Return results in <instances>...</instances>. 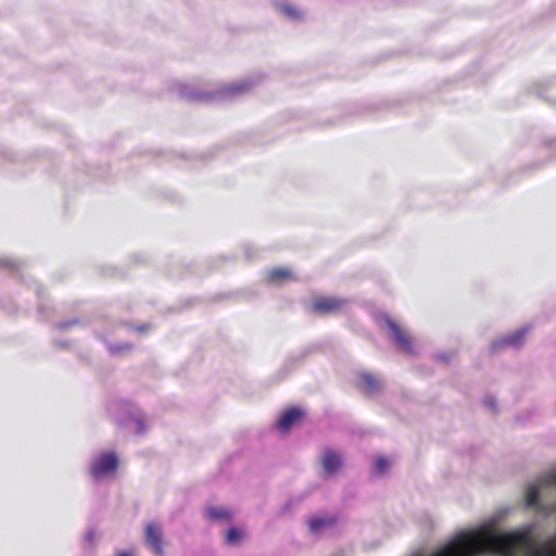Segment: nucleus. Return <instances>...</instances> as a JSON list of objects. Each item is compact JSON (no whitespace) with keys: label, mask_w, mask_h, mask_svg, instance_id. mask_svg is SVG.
<instances>
[{"label":"nucleus","mask_w":556,"mask_h":556,"mask_svg":"<svg viewBox=\"0 0 556 556\" xmlns=\"http://www.w3.org/2000/svg\"><path fill=\"white\" fill-rule=\"evenodd\" d=\"M292 278L291 270L285 267L273 268L267 273V280L271 283H278Z\"/></svg>","instance_id":"nucleus-9"},{"label":"nucleus","mask_w":556,"mask_h":556,"mask_svg":"<svg viewBox=\"0 0 556 556\" xmlns=\"http://www.w3.org/2000/svg\"><path fill=\"white\" fill-rule=\"evenodd\" d=\"M304 415L303 410L298 407H291L283 412L278 420V428L281 431L289 430Z\"/></svg>","instance_id":"nucleus-8"},{"label":"nucleus","mask_w":556,"mask_h":556,"mask_svg":"<svg viewBox=\"0 0 556 556\" xmlns=\"http://www.w3.org/2000/svg\"><path fill=\"white\" fill-rule=\"evenodd\" d=\"M143 539L147 547L156 556H164L163 530L154 522L144 526Z\"/></svg>","instance_id":"nucleus-2"},{"label":"nucleus","mask_w":556,"mask_h":556,"mask_svg":"<svg viewBox=\"0 0 556 556\" xmlns=\"http://www.w3.org/2000/svg\"><path fill=\"white\" fill-rule=\"evenodd\" d=\"M529 332V329L527 327L520 328L517 331H515L511 334L506 336L503 339H500L497 341H494L492 343V351L495 352L501 348L505 346H520Z\"/></svg>","instance_id":"nucleus-6"},{"label":"nucleus","mask_w":556,"mask_h":556,"mask_svg":"<svg viewBox=\"0 0 556 556\" xmlns=\"http://www.w3.org/2000/svg\"><path fill=\"white\" fill-rule=\"evenodd\" d=\"M485 404H486L488 406H490V407H495V401H494V400H491V399H490V400H486V401H485Z\"/></svg>","instance_id":"nucleus-20"},{"label":"nucleus","mask_w":556,"mask_h":556,"mask_svg":"<svg viewBox=\"0 0 556 556\" xmlns=\"http://www.w3.org/2000/svg\"><path fill=\"white\" fill-rule=\"evenodd\" d=\"M381 386V381L370 372L363 371L358 375L356 387L367 396L378 393Z\"/></svg>","instance_id":"nucleus-5"},{"label":"nucleus","mask_w":556,"mask_h":556,"mask_svg":"<svg viewBox=\"0 0 556 556\" xmlns=\"http://www.w3.org/2000/svg\"><path fill=\"white\" fill-rule=\"evenodd\" d=\"M134 345L129 342L121 343V344H111L109 346V351L112 355H122L131 352Z\"/></svg>","instance_id":"nucleus-14"},{"label":"nucleus","mask_w":556,"mask_h":556,"mask_svg":"<svg viewBox=\"0 0 556 556\" xmlns=\"http://www.w3.org/2000/svg\"><path fill=\"white\" fill-rule=\"evenodd\" d=\"M206 517L212 520H229L231 517L230 511L224 507H208L205 510Z\"/></svg>","instance_id":"nucleus-11"},{"label":"nucleus","mask_w":556,"mask_h":556,"mask_svg":"<svg viewBox=\"0 0 556 556\" xmlns=\"http://www.w3.org/2000/svg\"><path fill=\"white\" fill-rule=\"evenodd\" d=\"M544 483L556 485V469L544 478Z\"/></svg>","instance_id":"nucleus-17"},{"label":"nucleus","mask_w":556,"mask_h":556,"mask_svg":"<svg viewBox=\"0 0 556 556\" xmlns=\"http://www.w3.org/2000/svg\"><path fill=\"white\" fill-rule=\"evenodd\" d=\"M343 465L340 453L326 448L321 457V466L327 473L337 472Z\"/></svg>","instance_id":"nucleus-7"},{"label":"nucleus","mask_w":556,"mask_h":556,"mask_svg":"<svg viewBox=\"0 0 556 556\" xmlns=\"http://www.w3.org/2000/svg\"><path fill=\"white\" fill-rule=\"evenodd\" d=\"M117 556H130L129 554L123 552V553H119Z\"/></svg>","instance_id":"nucleus-21"},{"label":"nucleus","mask_w":556,"mask_h":556,"mask_svg":"<svg viewBox=\"0 0 556 556\" xmlns=\"http://www.w3.org/2000/svg\"><path fill=\"white\" fill-rule=\"evenodd\" d=\"M118 459L114 453L100 455L91 465L90 473L94 479H100L116 470Z\"/></svg>","instance_id":"nucleus-3"},{"label":"nucleus","mask_w":556,"mask_h":556,"mask_svg":"<svg viewBox=\"0 0 556 556\" xmlns=\"http://www.w3.org/2000/svg\"><path fill=\"white\" fill-rule=\"evenodd\" d=\"M346 300L338 296H316L312 301V311L318 315H329L340 312Z\"/></svg>","instance_id":"nucleus-1"},{"label":"nucleus","mask_w":556,"mask_h":556,"mask_svg":"<svg viewBox=\"0 0 556 556\" xmlns=\"http://www.w3.org/2000/svg\"><path fill=\"white\" fill-rule=\"evenodd\" d=\"M240 532L236 528H230L226 535V541L228 544H237L240 540Z\"/></svg>","instance_id":"nucleus-16"},{"label":"nucleus","mask_w":556,"mask_h":556,"mask_svg":"<svg viewBox=\"0 0 556 556\" xmlns=\"http://www.w3.org/2000/svg\"><path fill=\"white\" fill-rule=\"evenodd\" d=\"M282 10L286 14H288L291 17L298 16V12L295 9H293L291 5H283Z\"/></svg>","instance_id":"nucleus-18"},{"label":"nucleus","mask_w":556,"mask_h":556,"mask_svg":"<svg viewBox=\"0 0 556 556\" xmlns=\"http://www.w3.org/2000/svg\"><path fill=\"white\" fill-rule=\"evenodd\" d=\"M390 467V460L383 456H380L375 462V471L378 475H383Z\"/></svg>","instance_id":"nucleus-15"},{"label":"nucleus","mask_w":556,"mask_h":556,"mask_svg":"<svg viewBox=\"0 0 556 556\" xmlns=\"http://www.w3.org/2000/svg\"><path fill=\"white\" fill-rule=\"evenodd\" d=\"M525 503L529 508L539 506L540 503V490L535 484H529L525 491Z\"/></svg>","instance_id":"nucleus-10"},{"label":"nucleus","mask_w":556,"mask_h":556,"mask_svg":"<svg viewBox=\"0 0 556 556\" xmlns=\"http://www.w3.org/2000/svg\"><path fill=\"white\" fill-rule=\"evenodd\" d=\"M135 329H136V331L143 333L150 329V325H148V324L140 325V326H137Z\"/></svg>","instance_id":"nucleus-19"},{"label":"nucleus","mask_w":556,"mask_h":556,"mask_svg":"<svg viewBox=\"0 0 556 556\" xmlns=\"http://www.w3.org/2000/svg\"><path fill=\"white\" fill-rule=\"evenodd\" d=\"M334 523V519L333 518H320V517H317V518H313L309 520L308 522V527L311 529V531L313 532H318L323 529H325L326 527H329L331 525Z\"/></svg>","instance_id":"nucleus-12"},{"label":"nucleus","mask_w":556,"mask_h":556,"mask_svg":"<svg viewBox=\"0 0 556 556\" xmlns=\"http://www.w3.org/2000/svg\"><path fill=\"white\" fill-rule=\"evenodd\" d=\"M387 325L392 332L393 341L397 348L406 354H414V346L409 336L392 319H388Z\"/></svg>","instance_id":"nucleus-4"},{"label":"nucleus","mask_w":556,"mask_h":556,"mask_svg":"<svg viewBox=\"0 0 556 556\" xmlns=\"http://www.w3.org/2000/svg\"><path fill=\"white\" fill-rule=\"evenodd\" d=\"M251 86L249 81L233 83L227 87L226 91L231 94H238L250 90Z\"/></svg>","instance_id":"nucleus-13"}]
</instances>
